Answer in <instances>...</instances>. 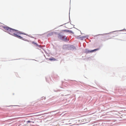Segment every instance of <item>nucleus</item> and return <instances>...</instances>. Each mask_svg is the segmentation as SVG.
<instances>
[{
	"label": "nucleus",
	"instance_id": "nucleus-8",
	"mask_svg": "<svg viewBox=\"0 0 126 126\" xmlns=\"http://www.w3.org/2000/svg\"><path fill=\"white\" fill-rule=\"evenodd\" d=\"M44 98L45 99V97H44Z\"/></svg>",
	"mask_w": 126,
	"mask_h": 126
},
{
	"label": "nucleus",
	"instance_id": "nucleus-1",
	"mask_svg": "<svg viewBox=\"0 0 126 126\" xmlns=\"http://www.w3.org/2000/svg\"><path fill=\"white\" fill-rule=\"evenodd\" d=\"M13 33L14 34H12V35L20 39H22L23 38L22 37L19 35L21 34H23L20 32L14 29Z\"/></svg>",
	"mask_w": 126,
	"mask_h": 126
},
{
	"label": "nucleus",
	"instance_id": "nucleus-6",
	"mask_svg": "<svg viewBox=\"0 0 126 126\" xmlns=\"http://www.w3.org/2000/svg\"><path fill=\"white\" fill-rule=\"evenodd\" d=\"M31 122H32L30 120L28 121L27 122V123H30Z\"/></svg>",
	"mask_w": 126,
	"mask_h": 126
},
{
	"label": "nucleus",
	"instance_id": "nucleus-2",
	"mask_svg": "<svg viewBox=\"0 0 126 126\" xmlns=\"http://www.w3.org/2000/svg\"><path fill=\"white\" fill-rule=\"evenodd\" d=\"M4 28L6 30V32L9 34L12 35V34H14L13 32L14 30V29H12L8 27H5Z\"/></svg>",
	"mask_w": 126,
	"mask_h": 126
},
{
	"label": "nucleus",
	"instance_id": "nucleus-7",
	"mask_svg": "<svg viewBox=\"0 0 126 126\" xmlns=\"http://www.w3.org/2000/svg\"><path fill=\"white\" fill-rule=\"evenodd\" d=\"M64 31H66L67 32H68V31H69V30L67 31V30H64Z\"/></svg>",
	"mask_w": 126,
	"mask_h": 126
},
{
	"label": "nucleus",
	"instance_id": "nucleus-5",
	"mask_svg": "<svg viewBox=\"0 0 126 126\" xmlns=\"http://www.w3.org/2000/svg\"><path fill=\"white\" fill-rule=\"evenodd\" d=\"M49 59L51 61H55L56 60L55 58L53 57L50 58Z\"/></svg>",
	"mask_w": 126,
	"mask_h": 126
},
{
	"label": "nucleus",
	"instance_id": "nucleus-4",
	"mask_svg": "<svg viewBox=\"0 0 126 126\" xmlns=\"http://www.w3.org/2000/svg\"><path fill=\"white\" fill-rule=\"evenodd\" d=\"M58 37L59 38H60L62 39H65L66 37L64 36L63 35H61L60 34H59L58 35Z\"/></svg>",
	"mask_w": 126,
	"mask_h": 126
},
{
	"label": "nucleus",
	"instance_id": "nucleus-3",
	"mask_svg": "<svg viewBox=\"0 0 126 126\" xmlns=\"http://www.w3.org/2000/svg\"><path fill=\"white\" fill-rule=\"evenodd\" d=\"M99 49V48H98L91 50H89L87 49H86L85 53H92L94 52V51H95L97 50H98Z\"/></svg>",
	"mask_w": 126,
	"mask_h": 126
}]
</instances>
